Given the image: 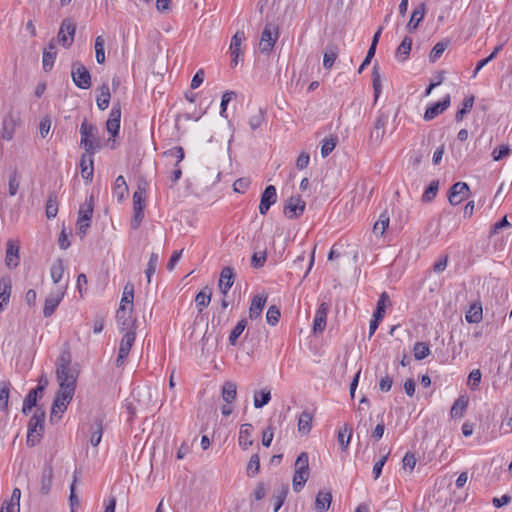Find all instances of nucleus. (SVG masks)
Listing matches in <instances>:
<instances>
[{
    "instance_id": "obj_1",
    "label": "nucleus",
    "mask_w": 512,
    "mask_h": 512,
    "mask_svg": "<svg viewBox=\"0 0 512 512\" xmlns=\"http://www.w3.org/2000/svg\"><path fill=\"white\" fill-rule=\"evenodd\" d=\"M44 422V410H42L41 408H36L33 416L30 418L28 423V433L26 440L28 446L34 447L37 443H39L44 433Z\"/></svg>"
},
{
    "instance_id": "obj_2",
    "label": "nucleus",
    "mask_w": 512,
    "mask_h": 512,
    "mask_svg": "<svg viewBox=\"0 0 512 512\" xmlns=\"http://www.w3.org/2000/svg\"><path fill=\"white\" fill-rule=\"evenodd\" d=\"M21 125L22 119L20 111L11 107L2 119L0 139L4 141H11L14 137L16 129Z\"/></svg>"
},
{
    "instance_id": "obj_3",
    "label": "nucleus",
    "mask_w": 512,
    "mask_h": 512,
    "mask_svg": "<svg viewBox=\"0 0 512 512\" xmlns=\"http://www.w3.org/2000/svg\"><path fill=\"white\" fill-rule=\"evenodd\" d=\"M71 77L73 83L80 89H89L92 85L91 75L88 69L79 61L71 66Z\"/></svg>"
},
{
    "instance_id": "obj_4",
    "label": "nucleus",
    "mask_w": 512,
    "mask_h": 512,
    "mask_svg": "<svg viewBox=\"0 0 512 512\" xmlns=\"http://www.w3.org/2000/svg\"><path fill=\"white\" fill-rule=\"evenodd\" d=\"M94 210V199L91 195L89 199L80 205L79 211H78V219H77V228L79 231V234L82 236H85L87 229L90 226L91 218L93 215Z\"/></svg>"
},
{
    "instance_id": "obj_5",
    "label": "nucleus",
    "mask_w": 512,
    "mask_h": 512,
    "mask_svg": "<svg viewBox=\"0 0 512 512\" xmlns=\"http://www.w3.org/2000/svg\"><path fill=\"white\" fill-rule=\"evenodd\" d=\"M96 127L84 120L80 127L81 145L88 154H94L98 148V142L95 138Z\"/></svg>"
},
{
    "instance_id": "obj_6",
    "label": "nucleus",
    "mask_w": 512,
    "mask_h": 512,
    "mask_svg": "<svg viewBox=\"0 0 512 512\" xmlns=\"http://www.w3.org/2000/svg\"><path fill=\"white\" fill-rule=\"evenodd\" d=\"M133 308L120 305L116 312V321L121 331L130 332L137 328V320L132 316Z\"/></svg>"
},
{
    "instance_id": "obj_7",
    "label": "nucleus",
    "mask_w": 512,
    "mask_h": 512,
    "mask_svg": "<svg viewBox=\"0 0 512 512\" xmlns=\"http://www.w3.org/2000/svg\"><path fill=\"white\" fill-rule=\"evenodd\" d=\"M279 37L278 27L274 24H267L262 33L259 42V49L262 53H269L272 51L276 41Z\"/></svg>"
},
{
    "instance_id": "obj_8",
    "label": "nucleus",
    "mask_w": 512,
    "mask_h": 512,
    "mask_svg": "<svg viewBox=\"0 0 512 512\" xmlns=\"http://www.w3.org/2000/svg\"><path fill=\"white\" fill-rule=\"evenodd\" d=\"M67 289V284L59 286L55 291H52L45 299L43 316L45 318L51 317L55 312L56 308L61 303Z\"/></svg>"
},
{
    "instance_id": "obj_9",
    "label": "nucleus",
    "mask_w": 512,
    "mask_h": 512,
    "mask_svg": "<svg viewBox=\"0 0 512 512\" xmlns=\"http://www.w3.org/2000/svg\"><path fill=\"white\" fill-rule=\"evenodd\" d=\"M76 31V26L71 19H64L61 23L59 32H58V42L64 48H69L74 40V35Z\"/></svg>"
},
{
    "instance_id": "obj_10",
    "label": "nucleus",
    "mask_w": 512,
    "mask_h": 512,
    "mask_svg": "<svg viewBox=\"0 0 512 512\" xmlns=\"http://www.w3.org/2000/svg\"><path fill=\"white\" fill-rule=\"evenodd\" d=\"M135 339L136 333L134 331L124 333L119 344L118 356L116 358L117 367H121L125 363Z\"/></svg>"
},
{
    "instance_id": "obj_11",
    "label": "nucleus",
    "mask_w": 512,
    "mask_h": 512,
    "mask_svg": "<svg viewBox=\"0 0 512 512\" xmlns=\"http://www.w3.org/2000/svg\"><path fill=\"white\" fill-rule=\"evenodd\" d=\"M73 396L61 392H57V395L52 403L50 421L53 422L56 419H60L62 414L66 411L68 404L72 400Z\"/></svg>"
},
{
    "instance_id": "obj_12",
    "label": "nucleus",
    "mask_w": 512,
    "mask_h": 512,
    "mask_svg": "<svg viewBox=\"0 0 512 512\" xmlns=\"http://www.w3.org/2000/svg\"><path fill=\"white\" fill-rule=\"evenodd\" d=\"M305 207L306 203L299 195L292 196L284 206V214L290 219L297 218L302 215Z\"/></svg>"
},
{
    "instance_id": "obj_13",
    "label": "nucleus",
    "mask_w": 512,
    "mask_h": 512,
    "mask_svg": "<svg viewBox=\"0 0 512 512\" xmlns=\"http://www.w3.org/2000/svg\"><path fill=\"white\" fill-rule=\"evenodd\" d=\"M390 117V111L385 109H380L378 116L375 120L374 129L371 132V138L376 141H381L385 134V127L388 123Z\"/></svg>"
},
{
    "instance_id": "obj_14",
    "label": "nucleus",
    "mask_w": 512,
    "mask_h": 512,
    "mask_svg": "<svg viewBox=\"0 0 512 512\" xmlns=\"http://www.w3.org/2000/svg\"><path fill=\"white\" fill-rule=\"evenodd\" d=\"M277 201V191L275 186L269 185L265 188V190L261 194L260 205H259V213L261 215H266L269 211L270 207L274 205Z\"/></svg>"
},
{
    "instance_id": "obj_15",
    "label": "nucleus",
    "mask_w": 512,
    "mask_h": 512,
    "mask_svg": "<svg viewBox=\"0 0 512 512\" xmlns=\"http://www.w3.org/2000/svg\"><path fill=\"white\" fill-rule=\"evenodd\" d=\"M246 40L245 33L243 31H237L230 42V54H231V66L236 67L238 65V59L241 54V45Z\"/></svg>"
},
{
    "instance_id": "obj_16",
    "label": "nucleus",
    "mask_w": 512,
    "mask_h": 512,
    "mask_svg": "<svg viewBox=\"0 0 512 512\" xmlns=\"http://www.w3.org/2000/svg\"><path fill=\"white\" fill-rule=\"evenodd\" d=\"M330 310V306L328 303H321L316 310L314 322H313V331L315 334H321L326 328V319L328 312Z\"/></svg>"
},
{
    "instance_id": "obj_17",
    "label": "nucleus",
    "mask_w": 512,
    "mask_h": 512,
    "mask_svg": "<svg viewBox=\"0 0 512 512\" xmlns=\"http://www.w3.org/2000/svg\"><path fill=\"white\" fill-rule=\"evenodd\" d=\"M120 120H121V106H120V103H115V104H113V107L109 114V118L106 122V129L113 137H115L119 133Z\"/></svg>"
},
{
    "instance_id": "obj_18",
    "label": "nucleus",
    "mask_w": 512,
    "mask_h": 512,
    "mask_svg": "<svg viewBox=\"0 0 512 512\" xmlns=\"http://www.w3.org/2000/svg\"><path fill=\"white\" fill-rule=\"evenodd\" d=\"M469 192V186L465 182L455 183L449 191L448 200L451 205L460 204Z\"/></svg>"
},
{
    "instance_id": "obj_19",
    "label": "nucleus",
    "mask_w": 512,
    "mask_h": 512,
    "mask_svg": "<svg viewBox=\"0 0 512 512\" xmlns=\"http://www.w3.org/2000/svg\"><path fill=\"white\" fill-rule=\"evenodd\" d=\"M451 103V97L449 94H447L441 101L436 102L432 105H430L425 113H424V119L426 121H430L434 118H436L438 115L443 113Z\"/></svg>"
},
{
    "instance_id": "obj_20",
    "label": "nucleus",
    "mask_w": 512,
    "mask_h": 512,
    "mask_svg": "<svg viewBox=\"0 0 512 512\" xmlns=\"http://www.w3.org/2000/svg\"><path fill=\"white\" fill-rule=\"evenodd\" d=\"M71 359L69 353H63L60 355L56 368V377L57 378H68L71 375H77L78 373L74 371L71 366Z\"/></svg>"
},
{
    "instance_id": "obj_21",
    "label": "nucleus",
    "mask_w": 512,
    "mask_h": 512,
    "mask_svg": "<svg viewBox=\"0 0 512 512\" xmlns=\"http://www.w3.org/2000/svg\"><path fill=\"white\" fill-rule=\"evenodd\" d=\"M19 260V245L9 240L6 244L5 264L9 269H14L19 265Z\"/></svg>"
},
{
    "instance_id": "obj_22",
    "label": "nucleus",
    "mask_w": 512,
    "mask_h": 512,
    "mask_svg": "<svg viewBox=\"0 0 512 512\" xmlns=\"http://www.w3.org/2000/svg\"><path fill=\"white\" fill-rule=\"evenodd\" d=\"M235 280V274L233 271V268L231 267H224L220 273L219 278V290L225 297L228 294V291L233 286Z\"/></svg>"
},
{
    "instance_id": "obj_23",
    "label": "nucleus",
    "mask_w": 512,
    "mask_h": 512,
    "mask_svg": "<svg viewBox=\"0 0 512 512\" xmlns=\"http://www.w3.org/2000/svg\"><path fill=\"white\" fill-rule=\"evenodd\" d=\"M53 479V467L51 463H45L41 473L40 491L43 495H48L51 491Z\"/></svg>"
},
{
    "instance_id": "obj_24",
    "label": "nucleus",
    "mask_w": 512,
    "mask_h": 512,
    "mask_svg": "<svg viewBox=\"0 0 512 512\" xmlns=\"http://www.w3.org/2000/svg\"><path fill=\"white\" fill-rule=\"evenodd\" d=\"M332 502V494L327 490H320L315 498L314 509L316 512H326Z\"/></svg>"
},
{
    "instance_id": "obj_25",
    "label": "nucleus",
    "mask_w": 512,
    "mask_h": 512,
    "mask_svg": "<svg viewBox=\"0 0 512 512\" xmlns=\"http://www.w3.org/2000/svg\"><path fill=\"white\" fill-rule=\"evenodd\" d=\"M90 443L93 447L100 444L103 435V420L101 418H95L91 423L90 428Z\"/></svg>"
},
{
    "instance_id": "obj_26",
    "label": "nucleus",
    "mask_w": 512,
    "mask_h": 512,
    "mask_svg": "<svg viewBox=\"0 0 512 512\" xmlns=\"http://www.w3.org/2000/svg\"><path fill=\"white\" fill-rule=\"evenodd\" d=\"M81 167V175L83 179L91 182L93 178V154H88L87 152L81 156L80 161Z\"/></svg>"
},
{
    "instance_id": "obj_27",
    "label": "nucleus",
    "mask_w": 512,
    "mask_h": 512,
    "mask_svg": "<svg viewBox=\"0 0 512 512\" xmlns=\"http://www.w3.org/2000/svg\"><path fill=\"white\" fill-rule=\"evenodd\" d=\"M252 430L253 426L249 423H245L240 427L238 443L244 450H247L253 444Z\"/></svg>"
},
{
    "instance_id": "obj_28",
    "label": "nucleus",
    "mask_w": 512,
    "mask_h": 512,
    "mask_svg": "<svg viewBox=\"0 0 512 512\" xmlns=\"http://www.w3.org/2000/svg\"><path fill=\"white\" fill-rule=\"evenodd\" d=\"M267 296L265 295H255L252 298L250 307H249V317L250 319H257L266 304Z\"/></svg>"
},
{
    "instance_id": "obj_29",
    "label": "nucleus",
    "mask_w": 512,
    "mask_h": 512,
    "mask_svg": "<svg viewBox=\"0 0 512 512\" xmlns=\"http://www.w3.org/2000/svg\"><path fill=\"white\" fill-rule=\"evenodd\" d=\"M57 55L56 45L52 41H50L47 48L43 51V69L47 72L53 68L54 61Z\"/></svg>"
},
{
    "instance_id": "obj_30",
    "label": "nucleus",
    "mask_w": 512,
    "mask_h": 512,
    "mask_svg": "<svg viewBox=\"0 0 512 512\" xmlns=\"http://www.w3.org/2000/svg\"><path fill=\"white\" fill-rule=\"evenodd\" d=\"M12 291L11 279L8 276L0 278V310L3 304H8Z\"/></svg>"
},
{
    "instance_id": "obj_31",
    "label": "nucleus",
    "mask_w": 512,
    "mask_h": 512,
    "mask_svg": "<svg viewBox=\"0 0 512 512\" xmlns=\"http://www.w3.org/2000/svg\"><path fill=\"white\" fill-rule=\"evenodd\" d=\"M424 16H425V4L422 3L419 5L418 8H416L412 12L411 18L407 24V30L409 32H414L418 28V26H419L420 22L423 20Z\"/></svg>"
},
{
    "instance_id": "obj_32",
    "label": "nucleus",
    "mask_w": 512,
    "mask_h": 512,
    "mask_svg": "<svg viewBox=\"0 0 512 512\" xmlns=\"http://www.w3.org/2000/svg\"><path fill=\"white\" fill-rule=\"evenodd\" d=\"M57 380L60 387L58 392L74 396L77 383V375H71L68 378H57Z\"/></svg>"
},
{
    "instance_id": "obj_33",
    "label": "nucleus",
    "mask_w": 512,
    "mask_h": 512,
    "mask_svg": "<svg viewBox=\"0 0 512 512\" xmlns=\"http://www.w3.org/2000/svg\"><path fill=\"white\" fill-rule=\"evenodd\" d=\"M412 48V39L408 36L404 37L400 45L397 47L395 57L399 62H404L408 59Z\"/></svg>"
},
{
    "instance_id": "obj_34",
    "label": "nucleus",
    "mask_w": 512,
    "mask_h": 512,
    "mask_svg": "<svg viewBox=\"0 0 512 512\" xmlns=\"http://www.w3.org/2000/svg\"><path fill=\"white\" fill-rule=\"evenodd\" d=\"M483 318V309L480 302L471 304L466 312L465 319L468 323H479Z\"/></svg>"
},
{
    "instance_id": "obj_35",
    "label": "nucleus",
    "mask_w": 512,
    "mask_h": 512,
    "mask_svg": "<svg viewBox=\"0 0 512 512\" xmlns=\"http://www.w3.org/2000/svg\"><path fill=\"white\" fill-rule=\"evenodd\" d=\"M313 414L309 411H303L298 418V431L299 433L306 435L311 431L312 428Z\"/></svg>"
},
{
    "instance_id": "obj_36",
    "label": "nucleus",
    "mask_w": 512,
    "mask_h": 512,
    "mask_svg": "<svg viewBox=\"0 0 512 512\" xmlns=\"http://www.w3.org/2000/svg\"><path fill=\"white\" fill-rule=\"evenodd\" d=\"M211 290L208 287H204L195 297L196 308L201 313L211 301Z\"/></svg>"
},
{
    "instance_id": "obj_37",
    "label": "nucleus",
    "mask_w": 512,
    "mask_h": 512,
    "mask_svg": "<svg viewBox=\"0 0 512 512\" xmlns=\"http://www.w3.org/2000/svg\"><path fill=\"white\" fill-rule=\"evenodd\" d=\"M113 194L117 197L118 202H121L128 195V185L122 175L115 180Z\"/></svg>"
},
{
    "instance_id": "obj_38",
    "label": "nucleus",
    "mask_w": 512,
    "mask_h": 512,
    "mask_svg": "<svg viewBox=\"0 0 512 512\" xmlns=\"http://www.w3.org/2000/svg\"><path fill=\"white\" fill-rule=\"evenodd\" d=\"M372 86L374 92V104H376L382 93V79L377 64H374L372 69Z\"/></svg>"
},
{
    "instance_id": "obj_39",
    "label": "nucleus",
    "mask_w": 512,
    "mask_h": 512,
    "mask_svg": "<svg viewBox=\"0 0 512 512\" xmlns=\"http://www.w3.org/2000/svg\"><path fill=\"white\" fill-rule=\"evenodd\" d=\"M47 385L48 380H45L43 385H38L36 388L29 391L24 399L27 402L28 408H33L36 406L38 397H42L43 391Z\"/></svg>"
},
{
    "instance_id": "obj_40",
    "label": "nucleus",
    "mask_w": 512,
    "mask_h": 512,
    "mask_svg": "<svg viewBox=\"0 0 512 512\" xmlns=\"http://www.w3.org/2000/svg\"><path fill=\"white\" fill-rule=\"evenodd\" d=\"M237 396V386L234 382L227 381L222 387V399L227 404H231Z\"/></svg>"
},
{
    "instance_id": "obj_41",
    "label": "nucleus",
    "mask_w": 512,
    "mask_h": 512,
    "mask_svg": "<svg viewBox=\"0 0 512 512\" xmlns=\"http://www.w3.org/2000/svg\"><path fill=\"white\" fill-rule=\"evenodd\" d=\"M468 406V399L464 396H460L453 403L450 415L452 418H461Z\"/></svg>"
},
{
    "instance_id": "obj_42",
    "label": "nucleus",
    "mask_w": 512,
    "mask_h": 512,
    "mask_svg": "<svg viewBox=\"0 0 512 512\" xmlns=\"http://www.w3.org/2000/svg\"><path fill=\"white\" fill-rule=\"evenodd\" d=\"M99 90H100V94L98 95V97L96 99V103H97V107L103 111L108 108L111 95H110L109 86L107 84H102L101 87L99 88Z\"/></svg>"
},
{
    "instance_id": "obj_43",
    "label": "nucleus",
    "mask_w": 512,
    "mask_h": 512,
    "mask_svg": "<svg viewBox=\"0 0 512 512\" xmlns=\"http://www.w3.org/2000/svg\"><path fill=\"white\" fill-rule=\"evenodd\" d=\"M389 222H390V219H389V215L387 214V212L381 213L378 220L375 222V224L373 226L374 234L382 236L385 233V231L387 230V228L389 226Z\"/></svg>"
},
{
    "instance_id": "obj_44",
    "label": "nucleus",
    "mask_w": 512,
    "mask_h": 512,
    "mask_svg": "<svg viewBox=\"0 0 512 512\" xmlns=\"http://www.w3.org/2000/svg\"><path fill=\"white\" fill-rule=\"evenodd\" d=\"M64 264L62 259H57L51 266L50 274L52 281L56 284L59 283L64 275Z\"/></svg>"
},
{
    "instance_id": "obj_45",
    "label": "nucleus",
    "mask_w": 512,
    "mask_h": 512,
    "mask_svg": "<svg viewBox=\"0 0 512 512\" xmlns=\"http://www.w3.org/2000/svg\"><path fill=\"white\" fill-rule=\"evenodd\" d=\"M389 303H390V299H389L388 294L386 292H383L377 301V306H376V310L373 314V317H376L378 319H383L384 315H385L386 306Z\"/></svg>"
},
{
    "instance_id": "obj_46",
    "label": "nucleus",
    "mask_w": 512,
    "mask_h": 512,
    "mask_svg": "<svg viewBox=\"0 0 512 512\" xmlns=\"http://www.w3.org/2000/svg\"><path fill=\"white\" fill-rule=\"evenodd\" d=\"M431 353L430 347L425 342H416L413 347V354L416 360H423Z\"/></svg>"
},
{
    "instance_id": "obj_47",
    "label": "nucleus",
    "mask_w": 512,
    "mask_h": 512,
    "mask_svg": "<svg viewBox=\"0 0 512 512\" xmlns=\"http://www.w3.org/2000/svg\"><path fill=\"white\" fill-rule=\"evenodd\" d=\"M503 45H504L503 43H501V44L497 45V46L493 49L492 53H491L488 57H486L485 59L480 60V61L477 63L476 68H475V70L473 71V75H472V77H473V78H475V77L477 76V74L479 73V71H480L484 66H486L489 62H491V61H492V60L497 56V54L502 50Z\"/></svg>"
},
{
    "instance_id": "obj_48",
    "label": "nucleus",
    "mask_w": 512,
    "mask_h": 512,
    "mask_svg": "<svg viewBox=\"0 0 512 512\" xmlns=\"http://www.w3.org/2000/svg\"><path fill=\"white\" fill-rule=\"evenodd\" d=\"M271 400V392L268 389H263L260 392H256L254 395V407L259 409L269 403Z\"/></svg>"
},
{
    "instance_id": "obj_49",
    "label": "nucleus",
    "mask_w": 512,
    "mask_h": 512,
    "mask_svg": "<svg viewBox=\"0 0 512 512\" xmlns=\"http://www.w3.org/2000/svg\"><path fill=\"white\" fill-rule=\"evenodd\" d=\"M58 213L57 196L55 193H50L46 203V216L48 219L56 217Z\"/></svg>"
},
{
    "instance_id": "obj_50",
    "label": "nucleus",
    "mask_w": 512,
    "mask_h": 512,
    "mask_svg": "<svg viewBox=\"0 0 512 512\" xmlns=\"http://www.w3.org/2000/svg\"><path fill=\"white\" fill-rule=\"evenodd\" d=\"M146 198V189L144 186L138 185L137 190L133 194V209L139 207L144 210Z\"/></svg>"
},
{
    "instance_id": "obj_51",
    "label": "nucleus",
    "mask_w": 512,
    "mask_h": 512,
    "mask_svg": "<svg viewBox=\"0 0 512 512\" xmlns=\"http://www.w3.org/2000/svg\"><path fill=\"white\" fill-rule=\"evenodd\" d=\"M308 477H309V473H304L302 471H295L293 480H292L293 490L295 492H300L302 490V488L304 487L305 483L307 482Z\"/></svg>"
},
{
    "instance_id": "obj_52",
    "label": "nucleus",
    "mask_w": 512,
    "mask_h": 512,
    "mask_svg": "<svg viewBox=\"0 0 512 512\" xmlns=\"http://www.w3.org/2000/svg\"><path fill=\"white\" fill-rule=\"evenodd\" d=\"M104 47H105V40H104V38L102 36L96 37L94 48H95L96 61L99 64H103L105 62V49H104Z\"/></svg>"
},
{
    "instance_id": "obj_53",
    "label": "nucleus",
    "mask_w": 512,
    "mask_h": 512,
    "mask_svg": "<svg viewBox=\"0 0 512 512\" xmlns=\"http://www.w3.org/2000/svg\"><path fill=\"white\" fill-rule=\"evenodd\" d=\"M133 299H134V286L132 283L128 282L124 286L122 299L120 305L126 304V307L133 308Z\"/></svg>"
},
{
    "instance_id": "obj_54",
    "label": "nucleus",
    "mask_w": 512,
    "mask_h": 512,
    "mask_svg": "<svg viewBox=\"0 0 512 512\" xmlns=\"http://www.w3.org/2000/svg\"><path fill=\"white\" fill-rule=\"evenodd\" d=\"M247 325V321L245 319H241L236 326L232 329L229 335V343L234 346L237 343L238 338L243 333Z\"/></svg>"
},
{
    "instance_id": "obj_55",
    "label": "nucleus",
    "mask_w": 512,
    "mask_h": 512,
    "mask_svg": "<svg viewBox=\"0 0 512 512\" xmlns=\"http://www.w3.org/2000/svg\"><path fill=\"white\" fill-rule=\"evenodd\" d=\"M473 104H474V96H470V97H467L464 99L463 103H462V107L461 109H459L457 112H456V115H455V120L457 122L461 121L463 119V117L469 113L473 107Z\"/></svg>"
},
{
    "instance_id": "obj_56",
    "label": "nucleus",
    "mask_w": 512,
    "mask_h": 512,
    "mask_svg": "<svg viewBox=\"0 0 512 512\" xmlns=\"http://www.w3.org/2000/svg\"><path fill=\"white\" fill-rule=\"evenodd\" d=\"M79 474L80 473L77 470L74 471L73 481H72V484L70 485L69 501H70L71 512H75V508H77L79 506V499L75 494V485H76V482L78 481Z\"/></svg>"
},
{
    "instance_id": "obj_57",
    "label": "nucleus",
    "mask_w": 512,
    "mask_h": 512,
    "mask_svg": "<svg viewBox=\"0 0 512 512\" xmlns=\"http://www.w3.org/2000/svg\"><path fill=\"white\" fill-rule=\"evenodd\" d=\"M295 471L309 473V456L306 452L300 453L295 461Z\"/></svg>"
},
{
    "instance_id": "obj_58",
    "label": "nucleus",
    "mask_w": 512,
    "mask_h": 512,
    "mask_svg": "<svg viewBox=\"0 0 512 512\" xmlns=\"http://www.w3.org/2000/svg\"><path fill=\"white\" fill-rule=\"evenodd\" d=\"M158 262H159L158 254L151 253V255L149 257L148 264H147V268L145 270V274H146L148 283H150L152 275L156 272Z\"/></svg>"
},
{
    "instance_id": "obj_59",
    "label": "nucleus",
    "mask_w": 512,
    "mask_h": 512,
    "mask_svg": "<svg viewBox=\"0 0 512 512\" xmlns=\"http://www.w3.org/2000/svg\"><path fill=\"white\" fill-rule=\"evenodd\" d=\"M259 469H260V458H259V455L258 454H253L250 457V460H249V462L247 464V468H246L247 475L249 477H254L256 474H258Z\"/></svg>"
},
{
    "instance_id": "obj_60",
    "label": "nucleus",
    "mask_w": 512,
    "mask_h": 512,
    "mask_svg": "<svg viewBox=\"0 0 512 512\" xmlns=\"http://www.w3.org/2000/svg\"><path fill=\"white\" fill-rule=\"evenodd\" d=\"M165 157H171L176 159L175 166H178L185 157L184 149L181 146H175L168 149L163 153Z\"/></svg>"
},
{
    "instance_id": "obj_61",
    "label": "nucleus",
    "mask_w": 512,
    "mask_h": 512,
    "mask_svg": "<svg viewBox=\"0 0 512 512\" xmlns=\"http://www.w3.org/2000/svg\"><path fill=\"white\" fill-rule=\"evenodd\" d=\"M337 144V138L336 137H329L324 138L322 141L321 146V156L323 158H326L336 147Z\"/></svg>"
},
{
    "instance_id": "obj_62",
    "label": "nucleus",
    "mask_w": 512,
    "mask_h": 512,
    "mask_svg": "<svg viewBox=\"0 0 512 512\" xmlns=\"http://www.w3.org/2000/svg\"><path fill=\"white\" fill-rule=\"evenodd\" d=\"M288 493V486L284 485L282 486L275 494H274V512H278L279 509L282 507L286 496Z\"/></svg>"
},
{
    "instance_id": "obj_63",
    "label": "nucleus",
    "mask_w": 512,
    "mask_h": 512,
    "mask_svg": "<svg viewBox=\"0 0 512 512\" xmlns=\"http://www.w3.org/2000/svg\"><path fill=\"white\" fill-rule=\"evenodd\" d=\"M448 43H449L448 41L438 42L434 45V47L432 48V50L429 54V59L431 62L437 61L442 56L443 52L445 51V49L448 46Z\"/></svg>"
},
{
    "instance_id": "obj_64",
    "label": "nucleus",
    "mask_w": 512,
    "mask_h": 512,
    "mask_svg": "<svg viewBox=\"0 0 512 512\" xmlns=\"http://www.w3.org/2000/svg\"><path fill=\"white\" fill-rule=\"evenodd\" d=\"M281 316L280 310L277 306L272 305L268 308L266 313V321L268 324L274 326L278 323Z\"/></svg>"
}]
</instances>
